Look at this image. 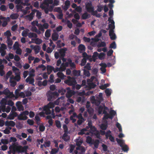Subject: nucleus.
Here are the masks:
<instances>
[{"mask_svg": "<svg viewBox=\"0 0 154 154\" xmlns=\"http://www.w3.org/2000/svg\"><path fill=\"white\" fill-rule=\"evenodd\" d=\"M54 106V103L53 102H50L47 105L44 106L42 108H40L39 109H43V110L45 112L46 114L48 115L51 113V110L50 109L53 108Z\"/></svg>", "mask_w": 154, "mask_h": 154, "instance_id": "obj_3", "label": "nucleus"}, {"mask_svg": "<svg viewBox=\"0 0 154 154\" xmlns=\"http://www.w3.org/2000/svg\"><path fill=\"white\" fill-rule=\"evenodd\" d=\"M105 55V54L101 52L99 54V56H98V57L100 59V60H103L104 58V57Z\"/></svg>", "mask_w": 154, "mask_h": 154, "instance_id": "obj_57", "label": "nucleus"}, {"mask_svg": "<svg viewBox=\"0 0 154 154\" xmlns=\"http://www.w3.org/2000/svg\"><path fill=\"white\" fill-rule=\"evenodd\" d=\"M84 75L87 77H89L90 75V73L89 71L85 69H83Z\"/></svg>", "mask_w": 154, "mask_h": 154, "instance_id": "obj_49", "label": "nucleus"}, {"mask_svg": "<svg viewBox=\"0 0 154 154\" xmlns=\"http://www.w3.org/2000/svg\"><path fill=\"white\" fill-rule=\"evenodd\" d=\"M33 16H32L31 15H30L29 14L26 16L25 17V19H26L27 20H29V21H31L33 18Z\"/></svg>", "mask_w": 154, "mask_h": 154, "instance_id": "obj_53", "label": "nucleus"}, {"mask_svg": "<svg viewBox=\"0 0 154 154\" xmlns=\"http://www.w3.org/2000/svg\"><path fill=\"white\" fill-rule=\"evenodd\" d=\"M67 79L65 80L64 83L69 86H74L76 84L75 79L70 76H67Z\"/></svg>", "mask_w": 154, "mask_h": 154, "instance_id": "obj_4", "label": "nucleus"}, {"mask_svg": "<svg viewBox=\"0 0 154 154\" xmlns=\"http://www.w3.org/2000/svg\"><path fill=\"white\" fill-rule=\"evenodd\" d=\"M84 67L89 70L91 69V66H90V63H88L84 66Z\"/></svg>", "mask_w": 154, "mask_h": 154, "instance_id": "obj_63", "label": "nucleus"}, {"mask_svg": "<svg viewBox=\"0 0 154 154\" xmlns=\"http://www.w3.org/2000/svg\"><path fill=\"white\" fill-rule=\"evenodd\" d=\"M59 149H52L51 151L50 154H55L58 152Z\"/></svg>", "mask_w": 154, "mask_h": 154, "instance_id": "obj_52", "label": "nucleus"}, {"mask_svg": "<svg viewBox=\"0 0 154 154\" xmlns=\"http://www.w3.org/2000/svg\"><path fill=\"white\" fill-rule=\"evenodd\" d=\"M76 149L80 150L79 152V154H83L85 152V150L84 147H76Z\"/></svg>", "mask_w": 154, "mask_h": 154, "instance_id": "obj_16", "label": "nucleus"}, {"mask_svg": "<svg viewBox=\"0 0 154 154\" xmlns=\"http://www.w3.org/2000/svg\"><path fill=\"white\" fill-rule=\"evenodd\" d=\"M26 82L29 83V84H31L33 85H35L34 84V82H35V79L31 76H29L26 79Z\"/></svg>", "mask_w": 154, "mask_h": 154, "instance_id": "obj_9", "label": "nucleus"}, {"mask_svg": "<svg viewBox=\"0 0 154 154\" xmlns=\"http://www.w3.org/2000/svg\"><path fill=\"white\" fill-rule=\"evenodd\" d=\"M100 141L99 140H96L93 143L94 147L96 148H97L99 145Z\"/></svg>", "mask_w": 154, "mask_h": 154, "instance_id": "obj_36", "label": "nucleus"}, {"mask_svg": "<svg viewBox=\"0 0 154 154\" xmlns=\"http://www.w3.org/2000/svg\"><path fill=\"white\" fill-rule=\"evenodd\" d=\"M116 141H117L118 144L121 147L124 145V144L125 143L124 140L116 138Z\"/></svg>", "mask_w": 154, "mask_h": 154, "instance_id": "obj_27", "label": "nucleus"}, {"mask_svg": "<svg viewBox=\"0 0 154 154\" xmlns=\"http://www.w3.org/2000/svg\"><path fill=\"white\" fill-rule=\"evenodd\" d=\"M1 142L2 144L5 145L7 144L8 143L9 141L7 139H2L1 140Z\"/></svg>", "mask_w": 154, "mask_h": 154, "instance_id": "obj_58", "label": "nucleus"}, {"mask_svg": "<svg viewBox=\"0 0 154 154\" xmlns=\"http://www.w3.org/2000/svg\"><path fill=\"white\" fill-rule=\"evenodd\" d=\"M46 69L47 71H48L47 73L48 75H50L53 71L54 67L52 66L48 65L46 66Z\"/></svg>", "mask_w": 154, "mask_h": 154, "instance_id": "obj_17", "label": "nucleus"}, {"mask_svg": "<svg viewBox=\"0 0 154 154\" xmlns=\"http://www.w3.org/2000/svg\"><path fill=\"white\" fill-rule=\"evenodd\" d=\"M5 125L7 126H11V127H14L15 125V124L14 122L12 121H7L5 122Z\"/></svg>", "mask_w": 154, "mask_h": 154, "instance_id": "obj_15", "label": "nucleus"}, {"mask_svg": "<svg viewBox=\"0 0 154 154\" xmlns=\"http://www.w3.org/2000/svg\"><path fill=\"white\" fill-rule=\"evenodd\" d=\"M58 50L59 51V53L60 54V57L63 58L65 56L66 52L67 50V48H64L58 49Z\"/></svg>", "mask_w": 154, "mask_h": 154, "instance_id": "obj_8", "label": "nucleus"}, {"mask_svg": "<svg viewBox=\"0 0 154 154\" xmlns=\"http://www.w3.org/2000/svg\"><path fill=\"white\" fill-rule=\"evenodd\" d=\"M4 94L7 96V97L11 98L14 96V94H13V92H11L7 88L2 92V94Z\"/></svg>", "mask_w": 154, "mask_h": 154, "instance_id": "obj_6", "label": "nucleus"}, {"mask_svg": "<svg viewBox=\"0 0 154 154\" xmlns=\"http://www.w3.org/2000/svg\"><path fill=\"white\" fill-rule=\"evenodd\" d=\"M8 56H7L6 57H5V58L9 61H11L10 60L13 59L14 57L13 54L11 53L8 54Z\"/></svg>", "mask_w": 154, "mask_h": 154, "instance_id": "obj_28", "label": "nucleus"}, {"mask_svg": "<svg viewBox=\"0 0 154 154\" xmlns=\"http://www.w3.org/2000/svg\"><path fill=\"white\" fill-rule=\"evenodd\" d=\"M10 17L12 20H15L18 18V15L17 14L14 13L12 14Z\"/></svg>", "mask_w": 154, "mask_h": 154, "instance_id": "obj_42", "label": "nucleus"}, {"mask_svg": "<svg viewBox=\"0 0 154 154\" xmlns=\"http://www.w3.org/2000/svg\"><path fill=\"white\" fill-rule=\"evenodd\" d=\"M89 17V14L87 12L83 13L82 16V18L83 20H86Z\"/></svg>", "mask_w": 154, "mask_h": 154, "instance_id": "obj_31", "label": "nucleus"}, {"mask_svg": "<svg viewBox=\"0 0 154 154\" xmlns=\"http://www.w3.org/2000/svg\"><path fill=\"white\" fill-rule=\"evenodd\" d=\"M72 74L75 76L80 75V70H74L72 71Z\"/></svg>", "mask_w": 154, "mask_h": 154, "instance_id": "obj_35", "label": "nucleus"}, {"mask_svg": "<svg viewBox=\"0 0 154 154\" xmlns=\"http://www.w3.org/2000/svg\"><path fill=\"white\" fill-rule=\"evenodd\" d=\"M105 92L106 94L107 97L109 96L111 93V89L109 88H107L105 90Z\"/></svg>", "mask_w": 154, "mask_h": 154, "instance_id": "obj_43", "label": "nucleus"}, {"mask_svg": "<svg viewBox=\"0 0 154 154\" xmlns=\"http://www.w3.org/2000/svg\"><path fill=\"white\" fill-rule=\"evenodd\" d=\"M109 35L112 40H114L116 38L115 34L114 33V30L110 29L109 30Z\"/></svg>", "mask_w": 154, "mask_h": 154, "instance_id": "obj_11", "label": "nucleus"}, {"mask_svg": "<svg viewBox=\"0 0 154 154\" xmlns=\"http://www.w3.org/2000/svg\"><path fill=\"white\" fill-rule=\"evenodd\" d=\"M28 148V146H25L23 147L20 145H16L14 144L9 147V149L12 150V154H16L15 153L16 152L19 154L26 152Z\"/></svg>", "mask_w": 154, "mask_h": 154, "instance_id": "obj_1", "label": "nucleus"}, {"mask_svg": "<svg viewBox=\"0 0 154 154\" xmlns=\"http://www.w3.org/2000/svg\"><path fill=\"white\" fill-rule=\"evenodd\" d=\"M109 48H113V49H115L116 48V45L115 42V41H114L110 44Z\"/></svg>", "mask_w": 154, "mask_h": 154, "instance_id": "obj_51", "label": "nucleus"}, {"mask_svg": "<svg viewBox=\"0 0 154 154\" xmlns=\"http://www.w3.org/2000/svg\"><path fill=\"white\" fill-rule=\"evenodd\" d=\"M7 49V47L5 44H2L1 45V46L0 47V51H5V50Z\"/></svg>", "mask_w": 154, "mask_h": 154, "instance_id": "obj_46", "label": "nucleus"}, {"mask_svg": "<svg viewBox=\"0 0 154 154\" xmlns=\"http://www.w3.org/2000/svg\"><path fill=\"white\" fill-rule=\"evenodd\" d=\"M91 40H92V42H91V45H93L94 44V42H99L100 39L97 38H96L95 37V38H91Z\"/></svg>", "mask_w": 154, "mask_h": 154, "instance_id": "obj_37", "label": "nucleus"}, {"mask_svg": "<svg viewBox=\"0 0 154 154\" xmlns=\"http://www.w3.org/2000/svg\"><path fill=\"white\" fill-rule=\"evenodd\" d=\"M18 116V119L19 120H26L28 119V117L27 116H24V115H23L22 114L20 113L19 114V115L17 116Z\"/></svg>", "mask_w": 154, "mask_h": 154, "instance_id": "obj_20", "label": "nucleus"}, {"mask_svg": "<svg viewBox=\"0 0 154 154\" xmlns=\"http://www.w3.org/2000/svg\"><path fill=\"white\" fill-rule=\"evenodd\" d=\"M86 59L85 58H83V59L82 60H81V63L80 64L81 66H84L86 64Z\"/></svg>", "mask_w": 154, "mask_h": 154, "instance_id": "obj_59", "label": "nucleus"}, {"mask_svg": "<svg viewBox=\"0 0 154 154\" xmlns=\"http://www.w3.org/2000/svg\"><path fill=\"white\" fill-rule=\"evenodd\" d=\"M7 38V43L8 45V48L9 49L11 48V46L13 44V41L11 38Z\"/></svg>", "mask_w": 154, "mask_h": 154, "instance_id": "obj_24", "label": "nucleus"}, {"mask_svg": "<svg viewBox=\"0 0 154 154\" xmlns=\"http://www.w3.org/2000/svg\"><path fill=\"white\" fill-rule=\"evenodd\" d=\"M85 7L86 10L88 12H91V11H93V9H94V7L93 6L91 2L90 1L85 4Z\"/></svg>", "mask_w": 154, "mask_h": 154, "instance_id": "obj_5", "label": "nucleus"}, {"mask_svg": "<svg viewBox=\"0 0 154 154\" xmlns=\"http://www.w3.org/2000/svg\"><path fill=\"white\" fill-rule=\"evenodd\" d=\"M30 47L32 49L34 50L35 54H38L40 51V48L39 45H36L35 46L33 45H31Z\"/></svg>", "mask_w": 154, "mask_h": 154, "instance_id": "obj_10", "label": "nucleus"}, {"mask_svg": "<svg viewBox=\"0 0 154 154\" xmlns=\"http://www.w3.org/2000/svg\"><path fill=\"white\" fill-rule=\"evenodd\" d=\"M51 30L49 29H47L45 32V35L46 38H49L50 37Z\"/></svg>", "mask_w": 154, "mask_h": 154, "instance_id": "obj_50", "label": "nucleus"}, {"mask_svg": "<svg viewBox=\"0 0 154 154\" xmlns=\"http://www.w3.org/2000/svg\"><path fill=\"white\" fill-rule=\"evenodd\" d=\"M110 119H113L114 116L115 115L116 113L114 110H112L110 112Z\"/></svg>", "mask_w": 154, "mask_h": 154, "instance_id": "obj_39", "label": "nucleus"}, {"mask_svg": "<svg viewBox=\"0 0 154 154\" xmlns=\"http://www.w3.org/2000/svg\"><path fill=\"white\" fill-rule=\"evenodd\" d=\"M86 142L88 143L89 144H93L92 139V138L89 136H88L87 137Z\"/></svg>", "mask_w": 154, "mask_h": 154, "instance_id": "obj_33", "label": "nucleus"}, {"mask_svg": "<svg viewBox=\"0 0 154 154\" xmlns=\"http://www.w3.org/2000/svg\"><path fill=\"white\" fill-rule=\"evenodd\" d=\"M37 26L38 27L39 30L42 31L43 32H44L45 30L41 24H39V25Z\"/></svg>", "mask_w": 154, "mask_h": 154, "instance_id": "obj_62", "label": "nucleus"}, {"mask_svg": "<svg viewBox=\"0 0 154 154\" xmlns=\"http://www.w3.org/2000/svg\"><path fill=\"white\" fill-rule=\"evenodd\" d=\"M53 0H44L43 4H45L47 7H48L49 4H52Z\"/></svg>", "mask_w": 154, "mask_h": 154, "instance_id": "obj_26", "label": "nucleus"}, {"mask_svg": "<svg viewBox=\"0 0 154 154\" xmlns=\"http://www.w3.org/2000/svg\"><path fill=\"white\" fill-rule=\"evenodd\" d=\"M87 131L86 128H83L80 130V131L78 132V134L79 135H82L85 134V132Z\"/></svg>", "mask_w": 154, "mask_h": 154, "instance_id": "obj_48", "label": "nucleus"}, {"mask_svg": "<svg viewBox=\"0 0 154 154\" xmlns=\"http://www.w3.org/2000/svg\"><path fill=\"white\" fill-rule=\"evenodd\" d=\"M108 110L107 107L105 106L104 105L103 106H100L98 109V112L99 114H101L103 112V113L104 114L103 119H110V116L107 113V110Z\"/></svg>", "mask_w": 154, "mask_h": 154, "instance_id": "obj_2", "label": "nucleus"}, {"mask_svg": "<svg viewBox=\"0 0 154 154\" xmlns=\"http://www.w3.org/2000/svg\"><path fill=\"white\" fill-rule=\"evenodd\" d=\"M4 35L7 36V38H10V37L11 36V34L10 31L7 30L4 32Z\"/></svg>", "mask_w": 154, "mask_h": 154, "instance_id": "obj_32", "label": "nucleus"}, {"mask_svg": "<svg viewBox=\"0 0 154 154\" xmlns=\"http://www.w3.org/2000/svg\"><path fill=\"white\" fill-rule=\"evenodd\" d=\"M0 104H1V106H5L7 104V100L5 99L2 98Z\"/></svg>", "mask_w": 154, "mask_h": 154, "instance_id": "obj_38", "label": "nucleus"}, {"mask_svg": "<svg viewBox=\"0 0 154 154\" xmlns=\"http://www.w3.org/2000/svg\"><path fill=\"white\" fill-rule=\"evenodd\" d=\"M58 95V93L56 91L50 92L47 95L48 100L49 101H51L54 97Z\"/></svg>", "mask_w": 154, "mask_h": 154, "instance_id": "obj_7", "label": "nucleus"}, {"mask_svg": "<svg viewBox=\"0 0 154 154\" xmlns=\"http://www.w3.org/2000/svg\"><path fill=\"white\" fill-rule=\"evenodd\" d=\"M121 147H122V150L125 152H127L129 150V148L127 145L124 144V145Z\"/></svg>", "mask_w": 154, "mask_h": 154, "instance_id": "obj_34", "label": "nucleus"}, {"mask_svg": "<svg viewBox=\"0 0 154 154\" xmlns=\"http://www.w3.org/2000/svg\"><path fill=\"white\" fill-rule=\"evenodd\" d=\"M9 82L11 84V86L12 87H14L17 84L15 80L11 77L9 79Z\"/></svg>", "mask_w": 154, "mask_h": 154, "instance_id": "obj_23", "label": "nucleus"}, {"mask_svg": "<svg viewBox=\"0 0 154 154\" xmlns=\"http://www.w3.org/2000/svg\"><path fill=\"white\" fill-rule=\"evenodd\" d=\"M63 128L64 129V133H69L68 130V129L66 125H63Z\"/></svg>", "mask_w": 154, "mask_h": 154, "instance_id": "obj_60", "label": "nucleus"}, {"mask_svg": "<svg viewBox=\"0 0 154 154\" xmlns=\"http://www.w3.org/2000/svg\"><path fill=\"white\" fill-rule=\"evenodd\" d=\"M51 37L52 40L55 41H57L59 38V35L57 33L54 32L52 34Z\"/></svg>", "mask_w": 154, "mask_h": 154, "instance_id": "obj_18", "label": "nucleus"}, {"mask_svg": "<svg viewBox=\"0 0 154 154\" xmlns=\"http://www.w3.org/2000/svg\"><path fill=\"white\" fill-rule=\"evenodd\" d=\"M57 75L58 77L62 79H64L66 77V76L62 72H59L57 73Z\"/></svg>", "mask_w": 154, "mask_h": 154, "instance_id": "obj_30", "label": "nucleus"}, {"mask_svg": "<svg viewBox=\"0 0 154 154\" xmlns=\"http://www.w3.org/2000/svg\"><path fill=\"white\" fill-rule=\"evenodd\" d=\"M107 125L103 123H102L100 125V128L102 130H104L107 128Z\"/></svg>", "mask_w": 154, "mask_h": 154, "instance_id": "obj_44", "label": "nucleus"}, {"mask_svg": "<svg viewBox=\"0 0 154 154\" xmlns=\"http://www.w3.org/2000/svg\"><path fill=\"white\" fill-rule=\"evenodd\" d=\"M88 85L90 88H94L96 86V85L93 82L88 83Z\"/></svg>", "mask_w": 154, "mask_h": 154, "instance_id": "obj_45", "label": "nucleus"}, {"mask_svg": "<svg viewBox=\"0 0 154 154\" xmlns=\"http://www.w3.org/2000/svg\"><path fill=\"white\" fill-rule=\"evenodd\" d=\"M50 145V141H48L47 142H45L44 144H43V146L45 147H49Z\"/></svg>", "mask_w": 154, "mask_h": 154, "instance_id": "obj_56", "label": "nucleus"}, {"mask_svg": "<svg viewBox=\"0 0 154 154\" xmlns=\"http://www.w3.org/2000/svg\"><path fill=\"white\" fill-rule=\"evenodd\" d=\"M78 50L79 51L80 53L82 52L83 51H85V45L82 44H81L79 45L78 48Z\"/></svg>", "mask_w": 154, "mask_h": 154, "instance_id": "obj_19", "label": "nucleus"}, {"mask_svg": "<svg viewBox=\"0 0 154 154\" xmlns=\"http://www.w3.org/2000/svg\"><path fill=\"white\" fill-rule=\"evenodd\" d=\"M69 133H64L62 136V139L65 141H67L69 140V137L68 136Z\"/></svg>", "mask_w": 154, "mask_h": 154, "instance_id": "obj_21", "label": "nucleus"}, {"mask_svg": "<svg viewBox=\"0 0 154 154\" xmlns=\"http://www.w3.org/2000/svg\"><path fill=\"white\" fill-rule=\"evenodd\" d=\"M19 47V45L18 42L17 41L15 42L13 46V49H14V50H15L16 49L20 48Z\"/></svg>", "mask_w": 154, "mask_h": 154, "instance_id": "obj_40", "label": "nucleus"}, {"mask_svg": "<svg viewBox=\"0 0 154 154\" xmlns=\"http://www.w3.org/2000/svg\"><path fill=\"white\" fill-rule=\"evenodd\" d=\"M32 40L35 41V43L38 45V44H41L42 42V39L37 38H32Z\"/></svg>", "mask_w": 154, "mask_h": 154, "instance_id": "obj_25", "label": "nucleus"}, {"mask_svg": "<svg viewBox=\"0 0 154 154\" xmlns=\"http://www.w3.org/2000/svg\"><path fill=\"white\" fill-rule=\"evenodd\" d=\"M76 145L78 147H81V145L83 141L82 140H79V139H77L76 140Z\"/></svg>", "mask_w": 154, "mask_h": 154, "instance_id": "obj_41", "label": "nucleus"}, {"mask_svg": "<svg viewBox=\"0 0 154 154\" xmlns=\"http://www.w3.org/2000/svg\"><path fill=\"white\" fill-rule=\"evenodd\" d=\"M111 131L110 130H108L106 131V134H105V135L106 139H108V138L110 136H112L111 134Z\"/></svg>", "mask_w": 154, "mask_h": 154, "instance_id": "obj_54", "label": "nucleus"}, {"mask_svg": "<svg viewBox=\"0 0 154 154\" xmlns=\"http://www.w3.org/2000/svg\"><path fill=\"white\" fill-rule=\"evenodd\" d=\"M28 36L29 38H36L38 37V35L33 32H29L28 33Z\"/></svg>", "mask_w": 154, "mask_h": 154, "instance_id": "obj_22", "label": "nucleus"}, {"mask_svg": "<svg viewBox=\"0 0 154 154\" xmlns=\"http://www.w3.org/2000/svg\"><path fill=\"white\" fill-rule=\"evenodd\" d=\"M70 5V1L68 0L64 2V5L63 7V9L64 11H67Z\"/></svg>", "mask_w": 154, "mask_h": 154, "instance_id": "obj_13", "label": "nucleus"}, {"mask_svg": "<svg viewBox=\"0 0 154 154\" xmlns=\"http://www.w3.org/2000/svg\"><path fill=\"white\" fill-rule=\"evenodd\" d=\"M106 46V44L104 41L101 42L100 43L99 42L97 45V46L98 48H100L102 47H105Z\"/></svg>", "mask_w": 154, "mask_h": 154, "instance_id": "obj_29", "label": "nucleus"}, {"mask_svg": "<svg viewBox=\"0 0 154 154\" xmlns=\"http://www.w3.org/2000/svg\"><path fill=\"white\" fill-rule=\"evenodd\" d=\"M56 125L57 128H61V125L60 122L58 120H56L55 121Z\"/></svg>", "mask_w": 154, "mask_h": 154, "instance_id": "obj_55", "label": "nucleus"}, {"mask_svg": "<svg viewBox=\"0 0 154 154\" xmlns=\"http://www.w3.org/2000/svg\"><path fill=\"white\" fill-rule=\"evenodd\" d=\"M115 22L114 21H112V23L109 24V28H110V29H112L114 30L115 28V26L114 25Z\"/></svg>", "mask_w": 154, "mask_h": 154, "instance_id": "obj_47", "label": "nucleus"}, {"mask_svg": "<svg viewBox=\"0 0 154 154\" xmlns=\"http://www.w3.org/2000/svg\"><path fill=\"white\" fill-rule=\"evenodd\" d=\"M16 54H19L20 55L22 54V49H21L20 48H19L17 49H16Z\"/></svg>", "mask_w": 154, "mask_h": 154, "instance_id": "obj_61", "label": "nucleus"}, {"mask_svg": "<svg viewBox=\"0 0 154 154\" xmlns=\"http://www.w3.org/2000/svg\"><path fill=\"white\" fill-rule=\"evenodd\" d=\"M66 67L64 65V63H63L61 65L60 68V71H64L66 69Z\"/></svg>", "mask_w": 154, "mask_h": 154, "instance_id": "obj_64", "label": "nucleus"}, {"mask_svg": "<svg viewBox=\"0 0 154 154\" xmlns=\"http://www.w3.org/2000/svg\"><path fill=\"white\" fill-rule=\"evenodd\" d=\"M11 78L13 79H14L17 82H19L21 79V77L20 76V73L17 72L15 73V76H13L11 77Z\"/></svg>", "mask_w": 154, "mask_h": 154, "instance_id": "obj_14", "label": "nucleus"}, {"mask_svg": "<svg viewBox=\"0 0 154 154\" xmlns=\"http://www.w3.org/2000/svg\"><path fill=\"white\" fill-rule=\"evenodd\" d=\"M18 116V114L17 112H13L10 113L9 115L8 116V119L12 120L14 119V118Z\"/></svg>", "mask_w": 154, "mask_h": 154, "instance_id": "obj_12", "label": "nucleus"}]
</instances>
